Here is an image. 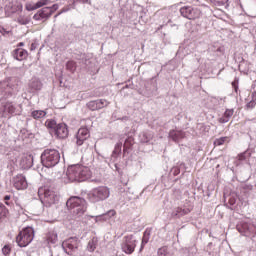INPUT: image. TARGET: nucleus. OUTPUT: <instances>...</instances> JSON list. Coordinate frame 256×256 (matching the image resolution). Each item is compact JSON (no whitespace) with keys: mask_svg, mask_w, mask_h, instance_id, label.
<instances>
[{"mask_svg":"<svg viewBox=\"0 0 256 256\" xmlns=\"http://www.w3.org/2000/svg\"><path fill=\"white\" fill-rule=\"evenodd\" d=\"M45 125L47 129H53V131H55V129H57L58 124L55 120H46Z\"/></svg>","mask_w":256,"mask_h":256,"instance_id":"obj_25","label":"nucleus"},{"mask_svg":"<svg viewBox=\"0 0 256 256\" xmlns=\"http://www.w3.org/2000/svg\"><path fill=\"white\" fill-rule=\"evenodd\" d=\"M232 87H234V89H237V82L236 81L232 82Z\"/></svg>","mask_w":256,"mask_h":256,"instance_id":"obj_38","label":"nucleus"},{"mask_svg":"<svg viewBox=\"0 0 256 256\" xmlns=\"http://www.w3.org/2000/svg\"><path fill=\"white\" fill-rule=\"evenodd\" d=\"M110 194L111 192L107 186H100L92 189L88 193V199L92 203H98V201H105V199H108Z\"/></svg>","mask_w":256,"mask_h":256,"instance_id":"obj_5","label":"nucleus"},{"mask_svg":"<svg viewBox=\"0 0 256 256\" xmlns=\"http://www.w3.org/2000/svg\"><path fill=\"white\" fill-rule=\"evenodd\" d=\"M135 247H137V240L133 238V235L124 236L121 249L126 255H133L135 253Z\"/></svg>","mask_w":256,"mask_h":256,"instance_id":"obj_7","label":"nucleus"},{"mask_svg":"<svg viewBox=\"0 0 256 256\" xmlns=\"http://www.w3.org/2000/svg\"><path fill=\"white\" fill-rule=\"evenodd\" d=\"M49 4V0H39L32 9H40V7H45V5Z\"/></svg>","mask_w":256,"mask_h":256,"instance_id":"obj_28","label":"nucleus"},{"mask_svg":"<svg viewBox=\"0 0 256 256\" xmlns=\"http://www.w3.org/2000/svg\"><path fill=\"white\" fill-rule=\"evenodd\" d=\"M157 255L158 256H173V254H171V252L169 251V248H167V246L159 248L157 251Z\"/></svg>","mask_w":256,"mask_h":256,"instance_id":"obj_24","label":"nucleus"},{"mask_svg":"<svg viewBox=\"0 0 256 256\" xmlns=\"http://www.w3.org/2000/svg\"><path fill=\"white\" fill-rule=\"evenodd\" d=\"M51 15H53V8L44 7L33 16V19L34 21H41V19H49Z\"/></svg>","mask_w":256,"mask_h":256,"instance_id":"obj_12","label":"nucleus"},{"mask_svg":"<svg viewBox=\"0 0 256 256\" xmlns=\"http://www.w3.org/2000/svg\"><path fill=\"white\" fill-rule=\"evenodd\" d=\"M227 139H229L227 136L217 138V139L214 141L215 147H220V145H225Z\"/></svg>","mask_w":256,"mask_h":256,"instance_id":"obj_26","label":"nucleus"},{"mask_svg":"<svg viewBox=\"0 0 256 256\" xmlns=\"http://www.w3.org/2000/svg\"><path fill=\"white\" fill-rule=\"evenodd\" d=\"M179 11L181 17H184V19H188L189 21H196V19H201V17H203V11H201L199 6H183Z\"/></svg>","mask_w":256,"mask_h":256,"instance_id":"obj_4","label":"nucleus"},{"mask_svg":"<svg viewBox=\"0 0 256 256\" xmlns=\"http://www.w3.org/2000/svg\"><path fill=\"white\" fill-rule=\"evenodd\" d=\"M11 199V196H9V195H6L5 197H4V200L5 201H7V202H5L7 205H9V200Z\"/></svg>","mask_w":256,"mask_h":256,"instance_id":"obj_36","label":"nucleus"},{"mask_svg":"<svg viewBox=\"0 0 256 256\" xmlns=\"http://www.w3.org/2000/svg\"><path fill=\"white\" fill-rule=\"evenodd\" d=\"M62 247L68 251V253H73L76 249H79V240L77 238H69L63 242Z\"/></svg>","mask_w":256,"mask_h":256,"instance_id":"obj_11","label":"nucleus"},{"mask_svg":"<svg viewBox=\"0 0 256 256\" xmlns=\"http://www.w3.org/2000/svg\"><path fill=\"white\" fill-rule=\"evenodd\" d=\"M66 206L69 211L74 215H78V217H81L87 211V202L85 199L77 196L70 197L66 202Z\"/></svg>","mask_w":256,"mask_h":256,"instance_id":"obj_2","label":"nucleus"},{"mask_svg":"<svg viewBox=\"0 0 256 256\" xmlns=\"http://www.w3.org/2000/svg\"><path fill=\"white\" fill-rule=\"evenodd\" d=\"M28 55H29V53L27 52V50H25L23 48H16L13 51V57L17 61H25V59L28 57Z\"/></svg>","mask_w":256,"mask_h":256,"instance_id":"obj_15","label":"nucleus"},{"mask_svg":"<svg viewBox=\"0 0 256 256\" xmlns=\"http://www.w3.org/2000/svg\"><path fill=\"white\" fill-rule=\"evenodd\" d=\"M189 213H191V210L189 208L178 207L175 209L172 215L173 217H183L184 215H189Z\"/></svg>","mask_w":256,"mask_h":256,"instance_id":"obj_17","label":"nucleus"},{"mask_svg":"<svg viewBox=\"0 0 256 256\" xmlns=\"http://www.w3.org/2000/svg\"><path fill=\"white\" fill-rule=\"evenodd\" d=\"M3 107V116L7 117V115H17L16 111H17V107L15 106V104L13 102H4L2 104Z\"/></svg>","mask_w":256,"mask_h":256,"instance_id":"obj_14","label":"nucleus"},{"mask_svg":"<svg viewBox=\"0 0 256 256\" xmlns=\"http://www.w3.org/2000/svg\"><path fill=\"white\" fill-rule=\"evenodd\" d=\"M23 45H25V43L20 42V43L18 44V47H23Z\"/></svg>","mask_w":256,"mask_h":256,"instance_id":"obj_40","label":"nucleus"},{"mask_svg":"<svg viewBox=\"0 0 256 256\" xmlns=\"http://www.w3.org/2000/svg\"><path fill=\"white\" fill-rule=\"evenodd\" d=\"M66 175L69 181H87V179H91V169L89 167L83 165H72L68 167Z\"/></svg>","mask_w":256,"mask_h":256,"instance_id":"obj_1","label":"nucleus"},{"mask_svg":"<svg viewBox=\"0 0 256 256\" xmlns=\"http://www.w3.org/2000/svg\"><path fill=\"white\" fill-rule=\"evenodd\" d=\"M147 243H149V238L144 236L142 238V243H141L140 251H143V249L145 248V245H147Z\"/></svg>","mask_w":256,"mask_h":256,"instance_id":"obj_35","label":"nucleus"},{"mask_svg":"<svg viewBox=\"0 0 256 256\" xmlns=\"http://www.w3.org/2000/svg\"><path fill=\"white\" fill-rule=\"evenodd\" d=\"M18 23H20V25H27V23H29V18H25L23 16H20L18 18Z\"/></svg>","mask_w":256,"mask_h":256,"instance_id":"obj_33","label":"nucleus"},{"mask_svg":"<svg viewBox=\"0 0 256 256\" xmlns=\"http://www.w3.org/2000/svg\"><path fill=\"white\" fill-rule=\"evenodd\" d=\"M89 137V129L87 127L80 128L76 134V145L81 147Z\"/></svg>","mask_w":256,"mask_h":256,"instance_id":"obj_10","label":"nucleus"},{"mask_svg":"<svg viewBox=\"0 0 256 256\" xmlns=\"http://www.w3.org/2000/svg\"><path fill=\"white\" fill-rule=\"evenodd\" d=\"M119 153H121V144H117L115 146V149L113 151V157H117V155H119Z\"/></svg>","mask_w":256,"mask_h":256,"instance_id":"obj_34","label":"nucleus"},{"mask_svg":"<svg viewBox=\"0 0 256 256\" xmlns=\"http://www.w3.org/2000/svg\"><path fill=\"white\" fill-rule=\"evenodd\" d=\"M2 253L5 256L11 255V245L7 244L2 248Z\"/></svg>","mask_w":256,"mask_h":256,"instance_id":"obj_31","label":"nucleus"},{"mask_svg":"<svg viewBox=\"0 0 256 256\" xmlns=\"http://www.w3.org/2000/svg\"><path fill=\"white\" fill-rule=\"evenodd\" d=\"M96 103L98 104V109H103V107H107L108 102L105 99L96 100Z\"/></svg>","mask_w":256,"mask_h":256,"instance_id":"obj_30","label":"nucleus"},{"mask_svg":"<svg viewBox=\"0 0 256 256\" xmlns=\"http://www.w3.org/2000/svg\"><path fill=\"white\" fill-rule=\"evenodd\" d=\"M59 201V196H57V193L53 189L46 188L43 190V202L48 207H51V205H55Z\"/></svg>","mask_w":256,"mask_h":256,"instance_id":"obj_8","label":"nucleus"},{"mask_svg":"<svg viewBox=\"0 0 256 256\" xmlns=\"http://www.w3.org/2000/svg\"><path fill=\"white\" fill-rule=\"evenodd\" d=\"M54 133L58 139H67L69 137V129L66 124H58L54 130Z\"/></svg>","mask_w":256,"mask_h":256,"instance_id":"obj_13","label":"nucleus"},{"mask_svg":"<svg viewBox=\"0 0 256 256\" xmlns=\"http://www.w3.org/2000/svg\"><path fill=\"white\" fill-rule=\"evenodd\" d=\"M7 216V208L4 205H0V219Z\"/></svg>","mask_w":256,"mask_h":256,"instance_id":"obj_32","label":"nucleus"},{"mask_svg":"<svg viewBox=\"0 0 256 256\" xmlns=\"http://www.w3.org/2000/svg\"><path fill=\"white\" fill-rule=\"evenodd\" d=\"M248 105H253V103H252V102H250Z\"/></svg>","mask_w":256,"mask_h":256,"instance_id":"obj_41","label":"nucleus"},{"mask_svg":"<svg viewBox=\"0 0 256 256\" xmlns=\"http://www.w3.org/2000/svg\"><path fill=\"white\" fill-rule=\"evenodd\" d=\"M169 137L177 143L181 141V139H185V132H183V130H171L169 132Z\"/></svg>","mask_w":256,"mask_h":256,"instance_id":"obj_16","label":"nucleus"},{"mask_svg":"<svg viewBox=\"0 0 256 256\" xmlns=\"http://www.w3.org/2000/svg\"><path fill=\"white\" fill-rule=\"evenodd\" d=\"M229 203H230V205H235V200L234 199H230Z\"/></svg>","mask_w":256,"mask_h":256,"instance_id":"obj_39","label":"nucleus"},{"mask_svg":"<svg viewBox=\"0 0 256 256\" xmlns=\"http://www.w3.org/2000/svg\"><path fill=\"white\" fill-rule=\"evenodd\" d=\"M131 147H133V138H128L125 140V143H124V151L131 149Z\"/></svg>","mask_w":256,"mask_h":256,"instance_id":"obj_29","label":"nucleus"},{"mask_svg":"<svg viewBox=\"0 0 256 256\" xmlns=\"http://www.w3.org/2000/svg\"><path fill=\"white\" fill-rule=\"evenodd\" d=\"M0 33H2V35H5V33H9V32L6 31L5 28H1V29H0Z\"/></svg>","mask_w":256,"mask_h":256,"instance_id":"obj_37","label":"nucleus"},{"mask_svg":"<svg viewBox=\"0 0 256 256\" xmlns=\"http://www.w3.org/2000/svg\"><path fill=\"white\" fill-rule=\"evenodd\" d=\"M45 115H47V112H45L43 110H34L31 113V117H33V119H43V117H45Z\"/></svg>","mask_w":256,"mask_h":256,"instance_id":"obj_22","label":"nucleus"},{"mask_svg":"<svg viewBox=\"0 0 256 256\" xmlns=\"http://www.w3.org/2000/svg\"><path fill=\"white\" fill-rule=\"evenodd\" d=\"M233 109H227L224 112V115L222 118H219V123H229V119H231V117H233Z\"/></svg>","mask_w":256,"mask_h":256,"instance_id":"obj_19","label":"nucleus"},{"mask_svg":"<svg viewBox=\"0 0 256 256\" xmlns=\"http://www.w3.org/2000/svg\"><path fill=\"white\" fill-rule=\"evenodd\" d=\"M66 69H67V71H70V73L77 71V62H75L74 60L68 61L66 63Z\"/></svg>","mask_w":256,"mask_h":256,"instance_id":"obj_23","label":"nucleus"},{"mask_svg":"<svg viewBox=\"0 0 256 256\" xmlns=\"http://www.w3.org/2000/svg\"><path fill=\"white\" fill-rule=\"evenodd\" d=\"M116 215L117 212L115 210H110L106 214L97 216V219H103V221H107V219H111V217H115Z\"/></svg>","mask_w":256,"mask_h":256,"instance_id":"obj_21","label":"nucleus"},{"mask_svg":"<svg viewBox=\"0 0 256 256\" xmlns=\"http://www.w3.org/2000/svg\"><path fill=\"white\" fill-rule=\"evenodd\" d=\"M58 236L54 231L48 232L46 235V241L48 243L55 244L57 243Z\"/></svg>","mask_w":256,"mask_h":256,"instance_id":"obj_20","label":"nucleus"},{"mask_svg":"<svg viewBox=\"0 0 256 256\" xmlns=\"http://www.w3.org/2000/svg\"><path fill=\"white\" fill-rule=\"evenodd\" d=\"M97 245H99V239L97 237H92L88 241L87 249L90 251V253H93L95 249H97Z\"/></svg>","mask_w":256,"mask_h":256,"instance_id":"obj_18","label":"nucleus"},{"mask_svg":"<svg viewBox=\"0 0 256 256\" xmlns=\"http://www.w3.org/2000/svg\"><path fill=\"white\" fill-rule=\"evenodd\" d=\"M60 159L61 154L55 149H46L41 155L42 165L47 168L55 167Z\"/></svg>","mask_w":256,"mask_h":256,"instance_id":"obj_3","label":"nucleus"},{"mask_svg":"<svg viewBox=\"0 0 256 256\" xmlns=\"http://www.w3.org/2000/svg\"><path fill=\"white\" fill-rule=\"evenodd\" d=\"M35 237V231L31 227H26L19 232L16 237V243L19 247H27L33 241Z\"/></svg>","mask_w":256,"mask_h":256,"instance_id":"obj_6","label":"nucleus"},{"mask_svg":"<svg viewBox=\"0 0 256 256\" xmlns=\"http://www.w3.org/2000/svg\"><path fill=\"white\" fill-rule=\"evenodd\" d=\"M87 107L90 109V111H99L97 100L88 102Z\"/></svg>","mask_w":256,"mask_h":256,"instance_id":"obj_27","label":"nucleus"},{"mask_svg":"<svg viewBox=\"0 0 256 256\" xmlns=\"http://www.w3.org/2000/svg\"><path fill=\"white\" fill-rule=\"evenodd\" d=\"M12 184L17 191H23L29 187L27 183V178L23 174H17L12 178Z\"/></svg>","mask_w":256,"mask_h":256,"instance_id":"obj_9","label":"nucleus"}]
</instances>
